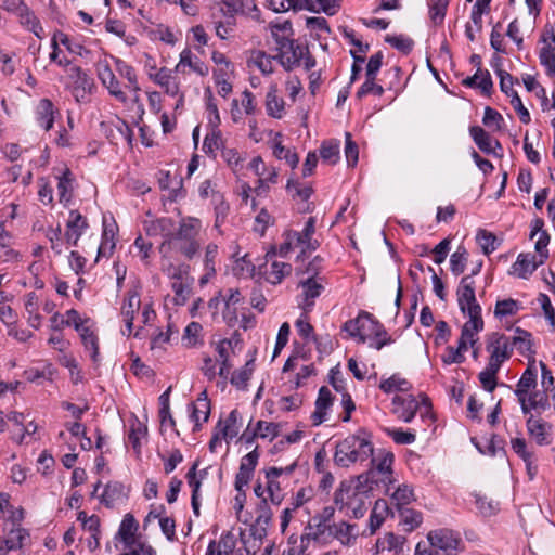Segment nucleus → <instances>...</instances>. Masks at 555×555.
Segmentation results:
<instances>
[{"label": "nucleus", "instance_id": "obj_24", "mask_svg": "<svg viewBox=\"0 0 555 555\" xmlns=\"http://www.w3.org/2000/svg\"><path fill=\"white\" fill-rule=\"evenodd\" d=\"M149 78L158 85L164 91L171 96H177L180 92V83L172 70L167 67L159 68L156 73L149 72Z\"/></svg>", "mask_w": 555, "mask_h": 555}, {"label": "nucleus", "instance_id": "obj_21", "mask_svg": "<svg viewBox=\"0 0 555 555\" xmlns=\"http://www.w3.org/2000/svg\"><path fill=\"white\" fill-rule=\"evenodd\" d=\"M487 351L491 357L506 361L513 352L511 339L504 334L492 333L488 338Z\"/></svg>", "mask_w": 555, "mask_h": 555}, {"label": "nucleus", "instance_id": "obj_61", "mask_svg": "<svg viewBox=\"0 0 555 555\" xmlns=\"http://www.w3.org/2000/svg\"><path fill=\"white\" fill-rule=\"evenodd\" d=\"M320 156L323 162L335 164L339 159V144L333 141L323 142L320 149Z\"/></svg>", "mask_w": 555, "mask_h": 555}, {"label": "nucleus", "instance_id": "obj_44", "mask_svg": "<svg viewBox=\"0 0 555 555\" xmlns=\"http://www.w3.org/2000/svg\"><path fill=\"white\" fill-rule=\"evenodd\" d=\"M115 65H116V70L118 72V74L121 77H124L125 79H127V81H128L127 88L131 92L140 91L141 88L138 83V78H137L134 68L120 59L115 60Z\"/></svg>", "mask_w": 555, "mask_h": 555}, {"label": "nucleus", "instance_id": "obj_46", "mask_svg": "<svg viewBox=\"0 0 555 555\" xmlns=\"http://www.w3.org/2000/svg\"><path fill=\"white\" fill-rule=\"evenodd\" d=\"M314 224H315V219L313 217H310L307 220L305 228L301 232L289 231V232H287V235L295 242L296 246H304V245L309 246L311 236L313 235V233L315 231Z\"/></svg>", "mask_w": 555, "mask_h": 555}, {"label": "nucleus", "instance_id": "obj_41", "mask_svg": "<svg viewBox=\"0 0 555 555\" xmlns=\"http://www.w3.org/2000/svg\"><path fill=\"white\" fill-rule=\"evenodd\" d=\"M57 193L59 199L62 204H68L73 196V175L68 168H65L63 173L57 177Z\"/></svg>", "mask_w": 555, "mask_h": 555}, {"label": "nucleus", "instance_id": "obj_43", "mask_svg": "<svg viewBox=\"0 0 555 555\" xmlns=\"http://www.w3.org/2000/svg\"><path fill=\"white\" fill-rule=\"evenodd\" d=\"M25 310L28 314V324L34 328H39L41 325L42 317L38 313V296L36 293L30 292L26 295Z\"/></svg>", "mask_w": 555, "mask_h": 555}, {"label": "nucleus", "instance_id": "obj_16", "mask_svg": "<svg viewBox=\"0 0 555 555\" xmlns=\"http://www.w3.org/2000/svg\"><path fill=\"white\" fill-rule=\"evenodd\" d=\"M141 308L140 292L137 287L129 289L126 293L122 306L121 315L124 318L126 330L122 331L124 335L130 336L133 333L134 314Z\"/></svg>", "mask_w": 555, "mask_h": 555}, {"label": "nucleus", "instance_id": "obj_9", "mask_svg": "<svg viewBox=\"0 0 555 555\" xmlns=\"http://www.w3.org/2000/svg\"><path fill=\"white\" fill-rule=\"evenodd\" d=\"M298 287L301 288L300 294L297 296L298 307L305 313H309L315 305V299L324 291L323 278L314 274L307 279L300 280Z\"/></svg>", "mask_w": 555, "mask_h": 555}, {"label": "nucleus", "instance_id": "obj_51", "mask_svg": "<svg viewBox=\"0 0 555 555\" xmlns=\"http://www.w3.org/2000/svg\"><path fill=\"white\" fill-rule=\"evenodd\" d=\"M207 119L210 128H219L221 119L214 94L210 89L205 90Z\"/></svg>", "mask_w": 555, "mask_h": 555}, {"label": "nucleus", "instance_id": "obj_10", "mask_svg": "<svg viewBox=\"0 0 555 555\" xmlns=\"http://www.w3.org/2000/svg\"><path fill=\"white\" fill-rule=\"evenodd\" d=\"M67 77L72 94L77 102H88L94 88V81L79 66H69Z\"/></svg>", "mask_w": 555, "mask_h": 555}, {"label": "nucleus", "instance_id": "obj_23", "mask_svg": "<svg viewBox=\"0 0 555 555\" xmlns=\"http://www.w3.org/2000/svg\"><path fill=\"white\" fill-rule=\"evenodd\" d=\"M469 320L463 325L461 337L459 339L460 350H468L469 346H474L477 341V334L483 328V320L481 315H468Z\"/></svg>", "mask_w": 555, "mask_h": 555}, {"label": "nucleus", "instance_id": "obj_4", "mask_svg": "<svg viewBox=\"0 0 555 555\" xmlns=\"http://www.w3.org/2000/svg\"><path fill=\"white\" fill-rule=\"evenodd\" d=\"M202 221L195 217H184L179 222L172 246L188 260L193 259L202 246Z\"/></svg>", "mask_w": 555, "mask_h": 555}, {"label": "nucleus", "instance_id": "obj_33", "mask_svg": "<svg viewBox=\"0 0 555 555\" xmlns=\"http://www.w3.org/2000/svg\"><path fill=\"white\" fill-rule=\"evenodd\" d=\"M216 430L221 433L225 441L235 438L240 431L238 412L236 410L231 411L224 421H219Z\"/></svg>", "mask_w": 555, "mask_h": 555}, {"label": "nucleus", "instance_id": "obj_45", "mask_svg": "<svg viewBox=\"0 0 555 555\" xmlns=\"http://www.w3.org/2000/svg\"><path fill=\"white\" fill-rule=\"evenodd\" d=\"M156 227L159 229V234L165 237L159 247L160 253H165L166 248H170L175 242L173 221L170 218H159L156 220Z\"/></svg>", "mask_w": 555, "mask_h": 555}, {"label": "nucleus", "instance_id": "obj_26", "mask_svg": "<svg viewBox=\"0 0 555 555\" xmlns=\"http://www.w3.org/2000/svg\"><path fill=\"white\" fill-rule=\"evenodd\" d=\"M191 420L194 422V430L199 429L202 423L208 421L210 414V401L206 390L202 391L196 401L190 405Z\"/></svg>", "mask_w": 555, "mask_h": 555}, {"label": "nucleus", "instance_id": "obj_52", "mask_svg": "<svg viewBox=\"0 0 555 555\" xmlns=\"http://www.w3.org/2000/svg\"><path fill=\"white\" fill-rule=\"evenodd\" d=\"M422 514L411 508L400 509V522L404 526L406 531H413L422 524Z\"/></svg>", "mask_w": 555, "mask_h": 555}, {"label": "nucleus", "instance_id": "obj_25", "mask_svg": "<svg viewBox=\"0 0 555 555\" xmlns=\"http://www.w3.org/2000/svg\"><path fill=\"white\" fill-rule=\"evenodd\" d=\"M215 351L217 353L216 360L218 361L219 371L218 374L220 377L227 379L230 371L232 369V364L230 363V358L234 353V346L232 340L222 339L219 340L215 346Z\"/></svg>", "mask_w": 555, "mask_h": 555}, {"label": "nucleus", "instance_id": "obj_34", "mask_svg": "<svg viewBox=\"0 0 555 555\" xmlns=\"http://www.w3.org/2000/svg\"><path fill=\"white\" fill-rule=\"evenodd\" d=\"M275 55L271 56L261 50H254L248 59L249 66L257 67L263 75H270L274 72Z\"/></svg>", "mask_w": 555, "mask_h": 555}, {"label": "nucleus", "instance_id": "obj_49", "mask_svg": "<svg viewBox=\"0 0 555 555\" xmlns=\"http://www.w3.org/2000/svg\"><path fill=\"white\" fill-rule=\"evenodd\" d=\"M173 179L170 175L169 171H160L159 172V178H158V185L162 190H168L169 191V195H168V198L170 201H176L178 199L179 197H181L183 194H182V186H181V181H176V185L177 188H172L171 189V185H172V182H173Z\"/></svg>", "mask_w": 555, "mask_h": 555}, {"label": "nucleus", "instance_id": "obj_22", "mask_svg": "<svg viewBox=\"0 0 555 555\" xmlns=\"http://www.w3.org/2000/svg\"><path fill=\"white\" fill-rule=\"evenodd\" d=\"M392 405V413L396 414L398 418L402 420L405 423H409L413 420L415 413L420 408L418 401L412 395H409L406 397H393Z\"/></svg>", "mask_w": 555, "mask_h": 555}, {"label": "nucleus", "instance_id": "obj_53", "mask_svg": "<svg viewBox=\"0 0 555 555\" xmlns=\"http://www.w3.org/2000/svg\"><path fill=\"white\" fill-rule=\"evenodd\" d=\"M210 129V132L206 135L204 140L203 150L205 151V153L214 154L217 150H222L224 146L222 134L219 128Z\"/></svg>", "mask_w": 555, "mask_h": 555}, {"label": "nucleus", "instance_id": "obj_18", "mask_svg": "<svg viewBox=\"0 0 555 555\" xmlns=\"http://www.w3.org/2000/svg\"><path fill=\"white\" fill-rule=\"evenodd\" d=\"M374 320L371 313L362 311L356 319L349 320L344 324V331L351 337L359 338V341L364 344L369 338V330Z\"/></svg>", "mask_w": 555, "mask_h": 555}, {"label": "nucleus", "instance_id": "obj_62", "mask_svg": "<svg viewBox=\"0 0 555 555\" xmlns=\"http://www.w3.org/2000/svg\"><path fill=\"white\" fill-rule=\"evenodd\" d=\"M386 41L403 54H409L414 46V41L404 35L387 36Z\"/></svg>", "mask_w": 555, "mask_h": 555}, {"label": "nucleus", "instance_id": "obj_50", "mask_svg": "<svg viewBox=\"0 0 555 555\" xmlns=\"http://www.w3.org/2000/svg\"><path fill=\"white\" fill-rule=\"evenodd\" d=\"M542 41L545 46L540 50L539 57L540 63L546 67V72L550 76L555 77V53L554 48L547 42V38L543 36Z\"/></svg>", "mask_w": 555, "mask_h": 555}, {"label": "nucleus", "instance_id": "obj_35", "mask_svg": "<svg viewBox=\"0 0 555 555\" xmlns=\"http://www.w3.org/2000/svg\"><path fill=\"white\" fill-rule=\"evenodd\" d=\"M292 273V264L273 261L264 270V279L272 285L280 284L282 280Z\"/></svg>", "mask_w": 555, "mask_h": 555}, {"label": "nucleus", "instance_id": "obj_36", "mask_svg": "<svg viewBox=\"0 0 555 555\" xmlns=\"http://www.w3.org/2000/svg\"><path fill=\"white\" fill-rule=\"evenodd\" d=\"M328 529L330 532L344 545L351 544L358 535L357 526L347 524L345 521L335 524L332 527H328Z\"/></svg>", "mask_w": 555, "mask_h": 555}, {"label": "nucleus", "instance_id": "obj_31", "mask_svg": "<svg viewBox=\"0 0 555 555\" xmlns=\"http://www.w3.org/2000/svg\"><path fill=\"white\" fill-rule=\"evenodd\" d=\"M55 109L53 103L48 99H41L36 108V118L39 126L50 130L54 122Z\"/></svg>", "mask_w": 555, "mask_h": 555}, {"label": "nucleus", "instance_id": "obj_15", "mask_svg": "<svg viewBox=\"0 0 555 555\" xmlns=\"http://www.w3.org/2000/svg\"><path fill=\"white\" fill-rule=\"evenodd\" d=\"M5 10L12 12L17 18L21 25L33 31L35 36L41 38L43 36V28L40 25L38 18L29 11L24 2H7Z\"/></svg>", "mask_w": 555, "mask_h": 555}, {"label": "nucleus", "instance_id": "obj_59", "mask_svg": "<svg viewBox=\"0 0 555 555\" xmlns=\"http://www.w3.org/2000/svg\"><path fill=\"white\" fill-rule=\"evenodd\" d=\"M467 251L464 247L460 246L455 253L451 255L450 268L455 275L464 272L467 262Z\"/></svg>", "mask_w": 555, "mask_h": 555}, {"label": "nucleus", "instance_id": "obj_58", "mask_svg": "<svg viewBox=\"0 0 555 555\" xmlns=\"http://www.w3.org/2000/svg\"><path fill=\"white\" fill-rule=\"evenodd\" d=\"M257 517L255 519L256 525L262 526L268 529L269 525L271 524L273 512L271 511L268 499L263 498L260 503L257 505L256 508Z\"/></svg>", "mask_w": 555, "mask_h": 555}, {"label": "nucleus", "instance_id": "obj_47", "mask_svg": "<svg viewBox=\"0 0 555 555\" xmlns=\"http://www.w3.org/2000/svg\"><path fill=\"white\" fill-rule=\"evenodd\" d=\"M138 528L139 525L133 515L126 514L120 524L118 535L126 544H130L133 542V538Z\"/></svg>", "mask_w": 555, "mask_h": 555}, {"label": "nucleus", "instance_id": "obj_48", "mask_svg": "<svg viewBox=\"0 0 555 555\" xmlns=\"http://www.w3.org/2000/svg\"><path fill=\"white\" fill-rule=\"evenodd\" d=\"M211 204L215 211V228H219L224 222L229 214L230 206L225 202L224 195L222 193H214Z\"/></svg>", "mask_w": 555, "mask_h": 555}, {"label": "nucleus", "instance_id": "obj_54", "mask_svg": "<svg viewBox=\"0 0 555 555\" xmlns=\"http://www.w3.org/2000/svg\"><path fill=\"white\" fill-rule=\"evenodd\" d=\"M516 335L511 340L512 347L516 346L518 351L521 354H526L531 352L532 343H531V334L525 330L519 327L516 328Z\"/></svg>", "mask_w": 555, "mask_h": 555}, {"label": "nucleus", "instance_id": "obj_60", "mask_svg": "<svg viewBox=\"0 0 555 555\" xmlns=\"http://www.w3.org/2000/svg\"><path fill=\"white\" fill-rule=\"evenodd\" d=\"M391 499L396 502L399 508H405L404 506L410 504L414 500L413 490L406 486H399L392 493Z\"/></svg>", "mask_w": 555, "mask_h": 555}, {"label": "nucleus", "instance_id": "obj_37", "mask_svg": "<svg viewBox=\"0 0 555 555\" xmlns=\"http://www.w3.org/2000/svg\"><path fill=\"white\" fill-rule=\"evenodd\" d=\"M462 82L469 88H479L485 94H489L493 86L489 72L480 68L475 75L466 77Z\"/></svg>", "mask_w": 555, "mask_h": 555}, {"label": "nucleus", "instance_id": "obj_17", "mask_svg": "<svg viewBox=\"0 0 555 555\" xmlns=\"http://www.w3.org/2000/svg\"><path fill=\"white\" fill-rule=\"evenodd\" d=\"M526 428L529 437L538 446H547L551 443L552 424L541 417H534L532 414L526 420Z\"/></svg>", "mask_w": 555, "mask_h": 555}, {"label": "nucleus", "instance_id": "obj_28", "mask_svg": "<svg viewBox=\"0 0 555 555\" xmlns=\"http://www.w3.org/2000/svg\"><path fill=\"white\" fill-rule=\"evenodd\" d=\"M278 93V85L271 83L266 95V109L269 116L281 119L285 113V102Z\"/></svg>", "mask_w": 555, "mask_h": 555}, {"label": "nucleus", "instance_id": "obj_39", "mask_svg": "<svg viewBox=\"0 0 555 555\" xmlns=\"http://www.w3.org/2000/svg\"><path fill=\"white\" fill-rule=\"evenodd\" d=\"M85 349L90 352V357L93 362L98 361L99 358V340L98 336L92 328L91 322L78 331Z\"/></svg>", "mask_w": 555, "mask_h": 555}, {"label": "nucleus", "instance_id": "obj_38", "mask_svg": "<svg viewBox=\"0 0 555 555\" xmlns=\"http://www.w3.org/2000/svg\"><path fill=\"white\" fill-rule=\"evenodd\" d=\"M218 256V245L215 243H209L205 248L204 255V270L205 274L201 278V284H205L209 281L210 278L216 274V260Z\"/></svg>", "mask_w": 555, "mask_h": 555}, {"label": "nucleus", "instance_id": "obj_6", "mask_svg": "<svg viewBox=\"0 0 555 555\" xmlns=\"http://www.w3.org/2000/svg\"><path fill=\"white\" fill-rule=\"evenodd\" d=\"M393 461L395 456L391 452L386 450L379 451L375 457H371V468L357 477L359 483L361 481L371 486L382 483L385 487V493L389 494L390 485L395 482Z\"/></svg>", "mask_w": 555, "mask_h": 555}, {"label": "nucleus", "instance_id": "obj_5", "mask_svg": "<svg viewBox=\"0 0 555 555\" xmlns=\"http://www.w3.org/2000/svg\"><path fill=\"white\" fill-rule=\"evenodd\" d=\"M373 489V486L362 481L359 483L358 480L356 486L341 482L335 492L334 502L340 505V508L347 507L354 518H361L366 511L367 493Z\"/></svg>", "mask_w": 555, "mask_h": 555}, {"label": "nucleus", "instance_id": "obj_56", "mask_svg": "<svg viewBox=\"0 0 555 555\" xmlns=\"http://www.w3.org/2000/svg\"><path fill=\"white\" fill-rule=\"evenodd\" d=\"M520 309L517 300L512 298L498 300L495 304L494 314L498 318L515 315Z\"/></svg>", "mask_w": 555, "mask_h": 555}, {"label": "nucleus", "instance_id": "obj_27", "mask_svg": "<svg viewBox=\"0 0 555 555\" xmlns=\"http://www.w3.org/2000/svg\"><path fill=\"white\" fill-rule=\"evenodd\" d=\"M469 133L476 143V145L487 154H496L495 150H502L501 143L492 139L488 132H486L479 126H473L469 128Z\"/></svg>", "mask_w": 555, "mask_h": 555}, {"label": "nucleus", "instance_id": "obj_42", "mask_svg": "<svg viewBox=\"0 0 555 555\" xmlns=\"http://www.w3.org/2000/svg\"><path fill=\"white\" fill-rule=\"evenodd\" d=\"M192 52L189 49H184L180 54V61L175 67V72H182L183 66H189L201 76L208 74V67L199 60L194 61Z\"/></svg>", "mask_w": 555, "mask_h": 555}, {"label": "nucleus", "instance_id": "obj_3", "mask_svg": "<svg viewBox=\"0 0 555 555\" xmlns=\"http://www.w3.org/2000/svg\"><path fill=\"white\" fill-rule=\"evenodd\" d=\"M276 60L287 72L299 66L304 61L305 69L310 70L315 66V59L309 53L306 46L296 43V41L287 36L276 34Z\"/></svg>", "mask_w": 555, "mask_h": 555}, {"label": "nucleus", "instance_id": "obj_29", "mask_svg": "<svg viewBox=\"0 0 555 555\" xmlns=\"http://www.w3.org/2000/svg\"><path fill=\"white\" fill-rule=\"evenodd\" d=\"M332 393L325 386L321 387L315 401V410L311 415L314 426L321 425L326 418V410L332 405Z\"/></svg>", "mask_w": 555, "mask_h": 555}, {"label": "nucleus", "instance_id": "obj_64", "mask_svg": "<svg viewBox=\"0 0 555 555\" xmlns=\"http://www.w3.org/2000/svg\"><path fill=\"white\" fill-rule=\"evenodd\" d=\"M234 546L235 545H234V540H233L232 533L227 532L225 534L221 535V538L218 542L211 541L209 543L208 548H207V554L214 555L215 548H220L223 551V553H228L230 555V553L233 551Z\"/></svg>", "mask_w": 555, "mask_h": 555}, {"label": "nucleus", "instance_id": "obj_7", "mask_svg": "<svg viewBox=\"0 0 555 555\" xmlns=\"http://www.w3.org/2000/svg\"><path fill=\"white\" fill-rule=\"evenodd\" d=\"M238 14H245L254 20L259 21V10L256 2H219L218 8L214 12V17H223L224 20H218L216 26V34L221 39H225L228 35L227 26L234 24V17Z\"/></svg>", "mask_w": 555, "mask_h": 555}, {"label": "nucleus", "instance_id": "obj_57", "mask_svg": "<svg viewBox=\"0 0 555 555\" xmlns=\"http://www.w3.org/2000/svg\"><path fill=\"white\" fill-rule=\"evenodd\" d=\"M476 240L485 255H490L498 248V238L491 232L480 230L477 233Z\"/></svg>", "mask_w": 555, "mask_h": 555}, {"label": "nucleus", "instance_id": "obj_63", "mask_svg": "<svg viewBox=\"0 0 555 555\" xmlns=\"http://www.w3.org/2000/svg\"><path fill=\"white\" fill-rule=\"evenodd\" d=\"M475 503L478 511L483 516H492L499 509V503L492 499H489L487 495L475 494Z\"/></svg>", "mask_w": 555, "mask_h": 555}, {"label": "nucleus", "instance_id": "obj_11", "mask_svg": "<svg viewBox=\"0 0 555 555\" xmlns=\"http://www.w3.org/2000/svg\"><path fill=\"white\" fill-rule=\"evenodd\" d=\"M427 540L430 545L441 550L442 555H456L463 544L460 533L447 528L430 531Z\"/></svg>", "mask_w": 555, "mask_h": 555}, {"label": "nucleus", "instance_id": "obj_8", "mask_svg": "<svg viewBox=\"0 0 555 555\" xmlns=\"http://www.w3.org/2000/svg\"><path fill=\"white\" fill-rule=\"evenodd\" d=\"M548 234L546 232H542L534 244L537 253L519 254L517 260L513 263L509 273L517 275L520 279H528L538 269V267L543 264L548 258Z\"/></svg>", "mask_w": 555, "mask_h": 555}, {"label": "nucleus", "instance_id": "obj_2", "mask_svg": "<svg viewBox=\"0 0 555 555\" xmlns=\"http://www.w3.org/2000/svg\"><path fill=\"white\" fill-rule=\"evenodd\" d=\"M374 447L371 435L359 429L336 443L334 463L339 467L361 464L373 456Z\"/></svg>", "mask_w": 555, "mask_h": 555}, {"label": "nucleus", "instance_id": "obj_12", "mask_svg": "<svg viewBox=\"0 0 555 555\" xmlns=\"http://www.w3.org/2000/svg\"><path fill=\"white\" fill-rule=\"evenodd\" d=\"M457 304L461 311L467 315H481V307L476 300L475 282L472 275L462 278L457 291Z\"/></svg>", "mask_w": 555, "mask_h": 555}, {"label": "nucleus", "instance_id": "obj_32", "mask_svg": "<svg viewBox=\"0 0 555 555\" xmlns=\"http://www.w3.org/2000/svg\"><path fill=\"white\" fill-rule=\"evenodd\" d=\"M370 339L369 346L376 350H380L384 346L391 344L393 340L390 335H388L384 325L379 323L377 320H374L371 323V327L369 330Z\"/></svg>", "mask_w": 555, "mask_h": 555}, {"label": "nucleus", "instance_id": "obj_40", "mask_svg": "<svg viewBox=\"0 0 555 555\" xmlns=\"http://www.w3.org/2000/svg\"><path fill=\"white\" fill-rule=\"evenodd\" d=\"M379 388L385 393L406 392L412 389V384L400 374H393L389 378L382 380Z\"/></svg>", "mask_w": 555, "mask_h": 555}, {"label": "nucleus", "instance_id": "obj_19", "mask_svg": "<svg viewBox=\"0 0 555 555\" xmlns=\"http://www.w3.org/2000/svg\"><path fill=\"white\" fill-rule=\"evenodd\" d=\"M59 44L66 47V49L70 53H75L78 55L82 54L83 47L80 43L73 42V40L69 38L68 35H66L62 31H56L53 35L52 42H51L53 51L50 54V60L52 62L59 64L60 66L68 67L70 65V61L69 60H57V46Z\"/></svg>", "mask_w": 555, "mask_h": 555}, {"label": "nucleus", "instance_id": "obj_1", "mask_svg": "<svg viewBox=\"0 0 555 555\" xmlns=\"http://www.w3.org/2000/svg\"><path fill=\"white\" fill-rule=\"evenodd\" d=\"M537 386V367L534 364H529L521 374V377L514 390L524 414H529L531 411H538L541 413L551 409L550 390H538Z\"/></svg>", "mask_w": 555, "mask_h": 555}, {"label": "nucleus", "instance_id": "obj_30", "mask_svg": "<svg viewBox=\"0 0 555 555\" xmlns=\"http://www.w3.org/2000/svg\"><path fill=\"white\" fill-rule=\"evenodd\" d=\"M127 498L125 487L118 481H111L105 486L101 495V502L109 508L115 507L118 503Z\"/></svg>", "mask_w": 555, "mask_h": 555}, {"label": "nucleus", "instance_id": "obj_20", "mask_svg": "<svg viewBox=\"0 0 555 555\" xmlns=\"http://www.w3.org/2000/svg\"><path fill=\"white\" fill-rule=\"evenodd\" d=\"M87 228V219L78 210H70L64 234L66 242L76 246Z\"/></svg>", "mask_w": 555, "mask_h": 555}, {"label": "nucleus", "instance_id": "obj_14", "mask_svg": "<svg viewBox=\"0 0 555 555\" xmlns=\"http://www.w3.org/2000/svg\"><path fill=\"white\" fill-rule=\"evenodd\" d=\"M96 74L112 96L122 104L128 102L126 93L121 90L119 81L106 61H101L96 64Z\"/></svg>", "mask_w": 555, "mask_h": 555}, {"label": "nucleus", "instance_id": "obj_55", "mask_svg": "<svg viewBox=\"0 0 555 555\" xmlns=\"http://www.w3.org/2000/svg\"><path fill=\"white\" fill-rule=\"evenodd\" d=\"M147 428L144 424L135 420L130 425V431H129V442L132 444L133 449L138 452L141 449V440L146 436Z\"/></svg>", "mask_w": 555, "mask_h": 555}, {"label": "nucleus", "instance_id": "obj_13", "mask_svg": "<svg viewBox=\"0 0 555 555\" xmlns=\"http://www.w3.org/2000/svg\"><path fill=\"white\" fill-rule=\"evenodd\" d=\"M29 532L18 524H12V528L0 537V555H8L12 551L23 548L29 542Z\"/></svg>", "mask_w": 555, "mask_h": 555}]
</instances>
